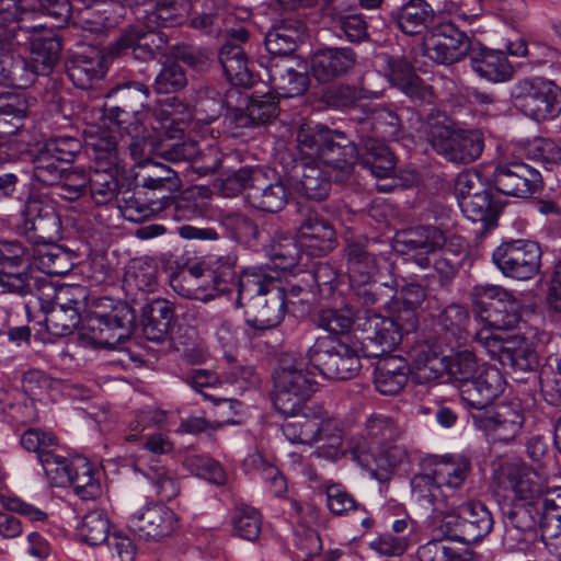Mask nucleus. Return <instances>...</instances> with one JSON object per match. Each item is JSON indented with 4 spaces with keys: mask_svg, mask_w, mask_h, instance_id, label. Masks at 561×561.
<instances>
[{
    "mask_svg": "<svg viewBox=\"0 0 561 561\" xmlns=\"http://www.w3.org/2000/svg\"><path fill=\"white\" fill-rule=\"evenodd\" d=\"M505 385V378L499 368L483 365L474 377L460 386V398L470 413L485 411L503 393Z\"/></svg>",
    "mask_w": 561,
    "mask_h": 561,
    "instance_id": "4be33fe9",
    "label": "nucleus"
},
{
    "mask_svg": "<svg viewBox=\"0 0 561 561\" xmlns=\"http://www.w3.org/2000/svg\"><path fill=\"white\" fill-rule=\"evenodd\" d=\"M316 198L297 195L296 238L276 229L261 244L271 267L306 272L316 279Z\"/></svg>",
    "mask_w": 561,
    "mask_h": 561,
    "instance_id": "423d86ee",
    "label": "nucleus"
},
{
    "mask_svg": "<svg viewBox=\"0 0 561 561\" xmlns=\"http://www.w3.org/2000/svg\"><path fill=\"white\" fill-rule=\"evenodd\" d=\"M439 528L447 539L472 545L491 533L493 517L483 503L469 501L458 507L457 514L446 515Z\"/></svg>",
    "mask_w": 561,
    "mask_h": 561,
    "instance_id": "4468645a",
    "label": "nucleus"
},
{
    "mask_svg": "<svg viewBox=\"0 0 561 561\" xmlns=\"http://www.w3.org/2000/svg\"><path fill=\"white\" fill-rule=\"evenodd\" d=\"M316 125L313 121H302L297 130L299 159L294 167L295 191L299 196L316 198Z\"/></svg>",
    "mask_w": 561,
    "mask_h": 561,
    "instance_id": "393cba45",
    "label": "nucleus"
},
{
    "mask_svg": "<svg viewBox=\"0 0 561 561\" xmlns=\"http://www.w3.org/2000/svg\"><path fill=\"white\" fill-rule=\"evenodd\" d=\"M265 68L267 81L277 98L290 99L302 95L310 84L307 71H297L286 62H278L268 58L266 64L260 61Z\"/></svg>",
    "mask_w": 561,
    "mask_h": 561,
    "instance_id": "473e14b6",
    "label": "nucleus"
},
{
    "mask_svg": "<svg viewBox=\"0 0 561 561\" xmlns=\"http://www.w3.org/2000/svg\"><path fill=\"white\" fill-rule=\"evenodd\" d=\"M355 159L356 148L343 133L318 124V160L334 169H344Z\"/></svg>",
    "mask_w": 561,
    "mask_h": 561,
    "instance_id": "c9c22d12",
    "label": "nucleus"
},
{
    "mask_svg": "<svg viewBox=\"0 0 561 561\" xmlns=\"http://www.w3.org/2000/svg\"><path fill=\"white\" fill-rule=\"evenodd\" d=\"M106 71V60L94 47L73 53L66 62V72L72 84L79 89H89L94 80L101 79Z\"/></svg>",
    "mask_w": 561,
    "mask_h": 561,
    "instance_id": "f704fd0d",
    "label": "nucleus"
},
{
    "mask_svg": "<svg viewBox=\"0 0 561 561\" xmlns=\"http://www.w3.org/2000/svg\"><path fill=\"white\" fill-rule=\"evenodd\" d=\"M492 183L504 195L526 198L537 192L541 174L520 161L504 162L495 167Z\"/></svg>",
    "mask_w": 561,
    "mask_h": 561,
    "instance_id": "a878e982",
    "label": "nucleus"
},
{
    "mask_svg": "<svg viewBox=\"0 0 561 561\" xmlns=\"http://www.w3.org/2000/svg\"><path fill=\"white\" fill-rule=\"evenodd\" d=\"M41 270L51 276H66L77 264L78 255L68 248L50 244L37 251Z\"/></svg>",
    "mask_w": 561,
    "mask_h": 561,
    "instance_id": "5fc2aeb1",
    "label": "nucleus"
},
{
    "mask_svg": "<svg viewBox=\"0 0 561 561\" xmlns=\"http://www.w3.org/2000/svg\"><path fill=\"white\" fill-rule=\"evenodd\" d=\"M378 450L375 455L365 443H354L350 451L352 459L367 471L371 479L385 482L400 465L407 461L408 454L402 446L394 443L378 447Z\"/></svg>",
    "mask_w": 561,
    "mask_h": 561,
    "instance_id": "b1692460",
    "label": "nucleus"
},
{
    "mask_svg": "<svg viewBox=\"0 0 561 561\" xmlns=\"http://www.w3.org/2000/svg\"><path fill=\"white\" fill-rule=\"evenodd\" d=\"M238 287L237 307H241L271 288L278 287L277 280L272 277L264 266H248L237 278Z\"/></svg>",
    "mask_w": 561,
    "mask_h": 561,
    "instance_id": "a18cd8bd",
    "label": "nucleus"
},
{
    "mask_svg": "<svg viewBox=\"0 0 561 561\" xmlns=\"http://www.w3.org/2000/svg\"><path fill=\"white\" fill-rule=\"evenodd\" d=\"M21 0H0V43L23 47L28 56L0 46V84L30 88L38 77L49 76L57 65L61 43L53 30L33 20Z\"/></svg>",
    "mask_w": 561,
    "mask_h": 561,
    "instance_id": "f257e3e1",
    "label": "nucleus"
},
{
    "mask_svg": "<svg viewBox=\"0 0 561 561\" xmlns=\"http://www.w3.org/2000/svg\"><path fill=\"white\" fill-rule=\"evenodd\" d=\"M119 214L130 222H142L151 217L161 215V199H152L144 196V188H136L130 195L125 196L122 203H116Z\"/></svg>",
    "mask_w": 561,
    "mask_h": 561,
    "instance_id": "603ef678",
    "label": "nucleus"
},
{
    "mask_svg": "<svg viewBox=\"0 0 561 561\" xmlns=\"http://www.w3.org/2000/svg\"><path fill=\"white\" fill-rule=\"evenodd\" d=\"M231 95H222L215 87H203L195 91L192 104V118L202 125H208L218 119L226 107V113L232 110Z\"/></svg>",
    "mask_w": 561,
    "mask_h": 561,
    "instance_id": "37998d69",
    "label": "nucleus"
},
{
    "mask_svg": "<svg viewBox=\"0 0 561 561\" xmlns=\"http://www.w3.org/2000/svg\"><path fill=\"white\" fill-rule=\"evenodd\" d=\"M357 163L374 178L378 180H388L390 182L376 184L379 192L389 193L397 186L393 174L396 172V159L391 150L383 142L375 139H367L364 142V152L357 157Z\"/></svg>",
    "mask_w": 561,
    "mask_h": 561,
    "instance_id": "7c9ffc66",
    "label": "nucleus"
},
{
    "mask_svg": "<svg viewBox=\"0 0 561 561\" xmlns=\"http://www.w3.org/2000/svg\"><path fill=\"white\" fill-rule=\"evenodd\" d=\"M289 193L280 179L271 181L262 170L245 194L249 205L257 210L275 214L284 209Z\"/></svg>",
    "mask_w": 561,
    "mask_h": 561,
    "instance_id": "2f4dec72",
    "label": "nucleus"
},
{
    "mask_svg": "<svg viewBox=\"0 0 561 561\" xmlns=\"http://www.w3.org/2000/svg\"><path fill=\"white\" fill-rule=\"evenodd\" d=\"M444 366V374L448 376L449 380L457 382L459 387L481 370L476 355L468 350L445 356Z\"/></svg>",
    "mask_w": 561,
    "mask_h": 561,
    "instance_id": "338daca9",
    "label": "nucleus"
},
{
    "mask_svg": "<svg viewBox=\"0 0 561 561\" xmlns=\"http://www.w3.org/2000/svg\"><path fill=\"white\" fill-rule=\"evenodd\" d=\"M397 244L402 245L407 253L414 252L420 255L416 262L423 268L431 265L428 254L435 253L436 250L453 252V255L459 257L461 265L467 253V244L461 237L447 239L443 231L435 226H417L402 231L397 234Z\"/></svg>",
    "mask_w": 561,
    "mask_h": 561,
    "instance_id": "dca6fc26",
    "label": "nucleus"
},
{
    "mask_svg": "<svg viewBox=\"0 0 561 561\" xmlns=\"http://www.w3.org/2000/svg\"><path fill=\"white\" fill-rule=\"evenodd\" d=\"M366 437L363 443L378 447H385L388 444L396 443L401 436V428L397 422L382 413L371 414L365 423Z\"/></svg>",
    "mask_w": 561,
    "mask_h": 561,
    "instance_id": "052dcab7",
    "label": "nucleus"
},
{
    "mask_svg": "<svg viewBox=\"0 0 561 561\" xmlns=\"http://www.w3.org/2000/svg\"><path fill=\"white\" fill-rule=\"evenodd\" d=\"M20 445L36 454L38 463L51 486H70L82 501L101 496L100 470L83 456L66 457L56 453L57 437L47 431L28 428L20 437Z\"/></svg>",
    "mask_w": 561,
    "mask_h": 561,
    "instance_id": "20e7f679",
    "label": "nucleus"
},
{
    "mask_svg": "<svg viewBox=\"0 0 561 561\" xmlns=\"http://www.w3.org/2000/svg\"><path fill=\"white\" fill-rule=\"evenodd\" d=\"M236 265L234 253L210 256L205 268L195 265L173 274L170 285L179 296L207 302L236 287Z\"/></svg>",
    "mask_w": 561,
    "mask_h": 561,
    "instance_id": "0eeeda50",
    "label": "nucleus"
},
{
    "mask_svg": "<svg viewBox=\"0 0 561 561\" xmlns=\"http://www.w3.org/2000/svg\"><path fill=\"white\" fill-rule=\"evenodd\" d=\"M93 164L90 171L118 173L117 142L113 136L104 135L87 144Z\"/></svg>",
    "mask_w": 561,
    "mask_h": 561,
    "instance_id": "bf43d9fd",
    "label": "nucleus"
},
{
    "mask_svg": "<svg viewBox=\"0 0 561 561\" xmlns=\"http://www.w3.org/2000/svg\"><path fill=\"white\" fill-rule=\"evenodd\" d=\"M386 76L391 85L400 89L411 99L427 101L432 91L415 73L412 66L402 57L386 55Z\"/></svg>",
    "mask_w": 561,
    "mask_h": 561,
    "instance_id": "e433bc0d",
    "label": "nucleus"
},
{
    "mask_svg": "<svg viewBox=\"0 0 561 561\" xmlns=\"http://www.w3.org/2000/svg\"><path fill=\"white\" fill-rule=\"evenodd\" d=\"M462 214L472 222H481L484 228L493 226L500 214V206L492 201L490 193L482 190L458 198Z\"/></svg>",
    "mask_w": 561,
    "mask_h": 561,
    "instance_id": "09e8293b",
    "label": "nucleus"
},
{
    "mask_svg": "<svg viewBox=\"0 0 561 561\" xmlns=\"http://www.w3.org/2000/svg\"><path fill=\"white\" fill-rule=\"evenodd\" d=\"M230 18V7L222 0H204L202 11L190 19V27L217 39L224 36Z\"/></svg>",
    "mask_w": 561,
    "mask_h": 561,
    "instance_id": "a19ab883",
    "label": "nucleus"
},
{
    "mask_svg": "<svg viewBox=\"0 0 561 561\" xmlns=\"http://www.w3.org/2000/svg\"><path fill=\"white\" fill-rule=\"evenodd\" d=\"M492 262L506 277L517 280L531 279L540 271L541 249L531 240H506L493 251Z\"/></svg>",
    "mask_w": 561,
    "mask_h": 561,
    "instance_id": "2eb2a0df",
    "label": "nucleus"
},
{
    "mask_svg": "<svg viewBox=\"0 0 561 561\" xmlns=\"http://www.w3.org/2000/svg\"><path fill=\"white\" fill-rule=\"evenodd\" d=\"M175 320L174 305L164 298H154L141 309V328L146 340L161 344L170 337Z\"/></svg>",
    "mask_w": 561,
    "mask_h": 561,
    "instance_id": "72a5a7b5",
    "label": "nucleus"
},
{
    "mask_svg": "<svg viewBox=\"0 0 561 561\" xmlns=\"http://www.w3.org/2000/svg\"><path fill=\"white\" fill-rule=\"evenodd\" d=\"M357 59L347 47H318V81L339 78L348 72Z\"/></svg>",
    "mask_w": 561,
    "mask_h": 561,
    "instance_id": "49530a36",
    "label": "nucleus"
},
{
    "mask_svg": "<svg viewBox=\"0 0 561 561\" xmlns=\"http://www.w3.org/2000/svg\"><path fill=\"white\" fill-rule=\"evenodd\" d=\"M245 472L255 471L261 474L268 492L275 497H284L287 493V481L280 470L264 458L260 453H251L243 460Z\"/></svg>",
    "mask_w": 561,
    "mask_h": 561,
    "instance_id": "864d4df0",
    "label": "nucleus"
},
{
    "mask_svg": "<svg viewBox=\"0 0 561 561\" xmlns=\"http://www.w3.org/2000/svg\"><path fill=\"white\" fill-rule=\"evenodd\" d=\"M511 98L515 107L537 122L553 119L561 112V88L542 77L518 80L511 89Z\"/></svg>",
    "mask_w": 561,
    "mask_h": 561,
    "instance_id": "9d476101",
    "label": "nucleus"
},
{
    "mask_svg": "<svg viewBox=\"0 0 561 561\" xmlns=\"http://www.w3.org/2000/svg\"><path fill=\"white\" fill-rule=\"evenodd\" d=\"M312 346L307 357L285 354L273 374L274 409L284 416H291L282 425L286 439L293 444L312 447L316 442V412L306 405L312 393L313 374L309 370Z\"/></svg>",
    "mask_w": 561,
    "mask_h": 561,
    "instance_id": "f03ea898",
    "label": "nucleus"
},
{
    "mask_svg": "<svg viewBox=\"0 0 561 561\" xmlns=\"http://www.w3.org/2000/svg\"><path fill=\"white\" fill-rule=\"evenodd\" d=\"M176 524L175 513L162 503H147L127 520L129 530L146 541H159L170 536Z\"/></svg>",
    "mask_w": 561,
    "mask_h": 561,
    "instance_id": "5701e85b",
    "label": "nucleus"
},
{
    "mask_svg": "<svg viewBox=\"0 0 561 561\" xmlns=\"http://www.w3.org/2000/svg\"><path fill=\"white\" fill-rule=\"evenodd\" d=\"M471 420L489 442L508 445L522 434L526 416L519 400H503L485 411L471 412Z\"/></svg>",
    "mask_w": 561,
    "mask_h": 561,
    "instance_id": "9b49d317",
    "label": "nucleus"
},
{
    "mask_svg": "<svg viewBox=\"0 0 561 561\" xmlns=\"http://www.w3.org/2000/svg\"><path fill=\"white\" fill-rule=\"evenodd\" d=\"M232 534L243 540L254 542L262 530V517L260 512L248 505L236 507L232 519Z\"/></svg>",
    "mask_w": 561,
    "mask_h": 561,
    "instance_id": "774afa93",
    "label": "nucleus"
},
{
    "mask_svg": "<svg viewBox=\"0 0 561 561\" xmlns=\"http://www.w3.org/2000/svg\"><path fill=\"white\" fill-rule=\"evenodd\" d=\"M471 296L473 308L480 319L483 318V314H488L490 310L502 307L503 304L516 306V295L499 285L474 286Z\"/></svg>",
    "mask_w": 561,
    "mask_h": 561,
    "instance_id": "4d7b16f0",
    "label": "nucleus"
},
{
    "mask_svg": "<svg viewBox=\"0 0 561 561\" xmlns=\"http://www.w3.org/2000/svg\"><path fill=\"white\" fill-rule=\"evenodd\" d=\"M44 279V277H37ZM46 284H39L28 295H34L35 290L49 289L54 291L51 302L42 309L45 312V324L47 330L58 336H67L78 328L81 322L80 309L81 301L78 299L77 294L80 291L79 287L65 286L57 291L51 284L45 278Z\"/></svg>",
    "mask_w": 561,
    "mask_h": 561,
    "instance_id": "f3484780",
    "label": "nucleus"
},
{
    "mask_svg": "<svg viewBox=\"0 0 561 561\" xmlns=\"http://www.w3.org/2000/svg\"><path fill=\"white\" fill-rule=\"evenodd\" d=\"M279 114L277 98L272 93L245 95L240 105L229 110L224 117V133L232 138L245 139L248 131L267 126Z\"/></svg>",
    "mask_w": 561,
    "mask_h": 561,
    "instance_id": "f8f14e48",
    "label": "nucleus"
},
{
    "mask_svg": "<svg viewBox=\"0 0 561 561\" xmlns=\"http://www.w3.org/2000/svg\"><path fill=\"white\" fill-rule=\"evenodd\" d=\"M379 260L360 244L348 245L347 268L351 282L368 284L378 271Z\"/></svg>",
    "mask_w": 561,
    "mask_h": 561,
    "instance_id": "6e6d98bb",
    "label": "nucleus"
},
{
    "mask_svg": "<svg viewBox=\"0 0 561 561\" xmlns=\"http://www.w3.org/2000/svg\"><path fill=\"white\" fill-rule=\"evenodd\" d=\"M540 391L550 405L561 404V354L551 355L539 373Z\"/></svg>",
    "mask_w": 561,
    "mask_h": 561,
    "instance_id": "69168bd1",
    "label": "nucleus"
},
{
    "mask_svg": "<svg viewBox=\"0 0 561 561\" xmlns=\"http://www.w3.org/2000/svg\"><path fill=\"white\" fill-rule=\"evenodd\" d=\"M472 70L481 78L492 82H506L513 78L514 68L506 55L484 46L472 47L469 53Z\"/></svg>",
    "mask_w": 561,
    "mask_h": 561,
    "instance_id": "4c0bfd02",
    "label": "nucleus"
},
{
    "mask_svg": "<svg viewBox=\"0 0 561 561\" xmlns=\"http://www.w3.org/2000/svg\"><path fill=\"white\" fill-rule=\"evenodd\" d=\"M318 458L336 460L342 454V428L335 419L325 417L318 410Z\"/></svg>",
    "mask_w": 561,
    "mask_h": 561,
    "instance_id": "680f3d73",
    "label": "nucleus"
},
{
    "mask_svg": "<svg viewBox=\"0 0 561 561\" xmlns=\"http://www.w3.org/2000/svg\"><path fill=\"white\" fill-rule=\"evenodd\" d=\"M27 114V102L19 93L0 94V130L1 134H15L22 126Z\"/></svg>",
    "mask_w": 561,
    "mask_h": 561,
    "instance_id": "13d9d810",
    "label": "nucleus"
},
{
    "mask_svg": "<svg viewBox=\"0 0 561 561\" xmlns=\"http://www.w3.org/2000/svg\"><path fill=\"white\" fill-rule=\"evenodd\" d=\"M500 485L506 492L500 503L503 545L510 551L522 550L539 525L538 504L543 494V483L530 468L510 465L502 471Z\"/></svg>",
    "mask_w": 561,
    "mask_h": 561,
    "instance_id": "7ed1b4c3",
    "label": "nucleus"
},
{
    "mask_svg": "<svg viewBox=\"0 0 561 561\" xmlns=\"http://www.w3.org/2000/svg\"><path fill=\"white\" fill-rule=\"evenodd\" d=\"M428 141L433 150L455 164H469L476 161L484 149L481 130L450 128L447 125L432 126Z\"/></svg>",
    "mask_w": 561,
    "mask_h": 561,
    "instance_id": "ddd939ff",
    "label": "nucleus"
},
{
    "mask_svg": "<svg viewBox=\"0 0 561 561\" xmlns=\"http://www.w3.org/2000/svg\"><path fill=\"white\" fill-rule=\"evenodd\" d=\"M398 309L392 317H382L365 311L357 318V328L362 331V354L367 358H377L393 351L401 342L403 333L416 328L415 308L424 297V288L419 284H407L400 291Z\"/></svg>",
    "mask_w": 561,
    "mask_h": 561,
    "instance_id": "39448f33",
    "label": "nucleus"
},
{
    "mask_svg": "<svg viewBox=\"0 0 561 561\" xmlns=\"http://www.w3.org/2000/svg\"><path fill=\"white\" fill-rule=\"evenodd\" d=\"M477 341L502 365L522 371H534L539 365L538 351L518 340V336H502L495 332L480 331Z\"/></svg>",
    "mask_w": 561,
    "mask_h": 561,
    "instance_id": "6ab92c4d",
    "label": "nucleus"
},
{
    "mask_svg": "<svg viewBox=\"0 0 561 561\" xmlns=\"http://www.w3.org/2000/svg\"><path fill=\"white\" fill-rule=\"evenodd\" d=\"M66 165L42 147L31 159V181L36 187H48L59 184Z\"/></svg>",
    "mask_w": 561,
    "mask_h": 561,
    "instance_id": "3c124183",
    "label": "nucleus"
},
{
    "mask_svg": "<svg viewBox=\"0 0 561 561\" xmlns=\"http://www.w3.org/2000/svg\"><path fill=\"white\" fill-rule=\"evenodd\" d=\"M468 35L451 22L433 26L424 42V54L439 65H450L462 59L471 50Z\"/></svg>",
    "mask_w": 561,
    "mask_h": 561,
    "instance_id": "aec40b11",
    "label": "nucleus"
},
{
    "mask_svg": "<svg viewBox=\"0 0 561 561\" xmlns=\"http://www.w3.org/2000/svg\"><path fill=\"white\" fill-rule=\"evenodd\" d=\"M160 218L176 221L202 218L206 213V203L194 190H186L180 195H161Z\"/></svg>",
    "mask_w": 561,
    "mask_h": 561,
    "instance_id": "c03bdc74",
    "label": "nucleus"
},
{
    "mask_svg": "<svg viewBox=\"0 0 561 561\" xmlns=\"http://www.w3.org/2000/svg\"><path fill=\"white\" fill-rule=\"evenodd\" d=\"M328 339L318 337V373L334 381L354 378L360 369L358 355L341 341L332 340V345H328Z\"/></svg>",
    "mask_w": 561,
    "mask_h": 561,
    "instance_id": "412c9836",
    "label": "nucleus"
},
{
    "mask_svg": "<svg viewBox=\"0 0 561 561\" xmlns=\"http://www.w3.org/2000/svg\"><path fill=\"white\" fill-rule=\"evenodd\" d=\"M435 11L426 0H409L391 11V20L407 35H419L433 28Z\"/></svg>",
    "mask_w": 561,
    "mask_h": 561,
    "instance_id": "ea45409f",
    "label": "nucleus"
},
{
    "mask_svg": "<svg viewBox=\"0 0 561 561\" xmlns=\"http://www.w3.org/2000/svg\"><path fill=\"white\" fill-rule=\"evenodd\" d=\"M227 238L245 249L256 251L261 244V230L255 220L243 214H231L221 220Z\"/></svg>",
    "mask_w": 561,
    "mask_h": 561,
    "instance_id": "8fccbe9b",
    "label": "nucleus"
},
{
    "mask_svg": "<svg viewBox=\"0 0 561 561\" xmlns=\"http://www.w3.org/2000/svg\"><path fill=\"white\" fill-rule=\"evenodd\" d=\"M471 470L472 463L468 456L446 454L434 463L431 471L413 477L412 493L423 504L435 506L439 494L462 490Z\"/></svg>",
    "mask_w": 561,
    "mask_h": 561,
    "instance_id": "1a4fd4ad",
    "label": "nucleus"
},
{
    "mask_svg": "<svg viewBox=\"0 0 561 561\" xmlns=\"http://www.w3.org/2000/svg\"><path fill=\"white\" fill-rule=\"evenodd\" d=\"M27 252L20 241H0V287L4 293L24 297L39 284H46L45 279L36 278L24 270Z\"/></svg>",
    "mask_w": 561,
    "mask_h": 561,
    "instance_id": "a211bd4d",
    "label": "nucleus"
},
{
    "mask_svg": "<svg viewBox=\"0 0 561 561\" xmlns=\"http://www.w3.org/2000/svg\"><path fill=\"white\" fill-rule=\"evenodd\" d=\"M301 35L298 28L280 24L273 26L264 37V45L271 58L288 57L298 47Z\"/></svg>",
    "mask_w": 561,
    "mask_h": 561,
    "instance_id": "e2e57ef3",
    "label": "nucleus"
},
{
    "mask_svg": "<svg viewBox=\"0 0 561 561\" xmlns=\"http://www.w3.org/2000/svg\"><path fill=\"white\" fill-rule=\"evenodd\" d=\"M244 309L245 323L255 331L271 330L280 324L287 310V296L282 286L271 288L250 300Z\"/></svg>",
    "mask_w": 561,
    "mask_h": 561,
    "instance_id": "bb28decb",
    "label": "nucleus"
},
{
    "mask_svg": "<svg viewBox=\"0 0 561 561\" xmlns=\"http://www.w3.org/2000/svg\"><path fill=\"white\" fill-rule=\"evenodd\" d=\"M409 365L401 356H386L375 368V387L383 396L398 394L408 382Z\"/></svg>",
    "mask_w": 561,
    "mask_h": 561,
    "instance_id": "79ce46f5",
    "label": "nucleus"
},
{
    "mask_svg": "<svg viewBox=\"0 0 561 561\" xmlns=\"http://www.w3.org/2000/svg\"><path fill=\"white\" fill-rule=\"evenodd\" d=\"M219 62L227 81L234 88L249 89L255 82V75L241 45L225 42L219 49Z\"/></svg>",
    "mask_w": 561,
    "mask_h": 561,
    "instance_id": "58836bf2",
    "label": "nucleus"
},
{
    "mask_svg": "<svg viewBox=\"0 0 561 561\" xmlns=\"http://www.w3.org/2000/svg\"><path fill=\"white\" fill-rule=\"evenodd\" d=\"M398 282L396 278H390L389 282L379 283L374 280L366 285L359 286L356 295L358 299L367 306L382 304L386 309L392 313L398 309L397 296Z\"/></svg>",
    "mask_w": 561,
    "mask_h": 561,
    "instance_id": "0e129e2a",
    "label": "nucleus"
},
{
    "mask_svg": "<svg viewBox=\"0 0 561 561\" xmlns=\"http://www.w3.org/2000/svg\"><path fill=\"white\" fill-rule=\"evenodd\" d=\"M319 5L318 23H321L323 28L332 30L336 37L351 43H360L368 37V25L363 14H343L334 5L333 0H321V3L318 1Z\"/></svg>",
    "mask_w": 561,
    "mask_h": 561,
    "instance_id": "c85d7f7f",
    "label": "nucleus"
},
{
    "mask_svg": "<svg viewBox=\"0 0 561 561\" xmlns=\"http://www.w3.org/2000/svg\"><path fill=\"white\" fill-rule=\"evenodd\" d=\"M118 92L124 95L134 93L137 99L136 103L124 105L105 104L102 108V118L108 128L115 129L124 137L131 133V130H139L144 125V113L139 111V107L144 106V101L148 98L149 89L142 83L135 82L130 85L119 88Z\"/></svg>",
    "mask_w": 561,
    "mask_h": 561,
    "instance_id": "cd10ccee",
    "label": "nucleus"
},
{
    "mask_svg": "<svg viewBox=\"0 0 561 561\" xmlns=\"http://www.w3.org/2000/svg\"><path fill=\"white\" fill-rule=\"evenodd\" d=\"M136 328L135 310L125 301L96 297L89 306L82 336L95 348L114 350L129 340Z\"/></svg>",
    "mask_w": 561,
    "mask_h": 561,
    "instance_id": "6e6552de",
    "label": "nucleus"
},
{
    "mask_svg": "<svg viewBox=\"0 0 561 561\" xmlns=\"http://www.w3.org/2000/svg\"><path fill=\"white\" fill-rule=\"evenodd\" d=\"M167 42L161 33L145 31L142 26L126 30L110 47L114 56L131 54L136 59L147 61L162 50Z\"/></svg>",
    "mask_w": 561,
    "mask_h": 561,
    "instance_id": "c756f323",
    "label": "nucleus"
},
{
    "mask_svg": "<svg viewBox=\"0 0 561 561\" xmlns=\"http://www.w3.org/2000/svg\"><path fill=\"white\" fill-rule=\"evenodd\" d=\"M410 358L419 382H430L444 375L445 356L440 355L437 346L420 343L410 351Z\"/></svg>",
    "mask_w": 561,
    "mask_h": 561,
    "instance_id": "de8ad7c7",
    "label": "nucleus"
}]
</instances>
